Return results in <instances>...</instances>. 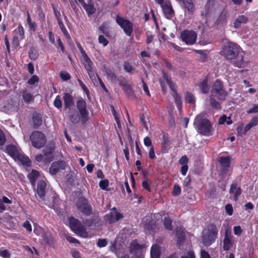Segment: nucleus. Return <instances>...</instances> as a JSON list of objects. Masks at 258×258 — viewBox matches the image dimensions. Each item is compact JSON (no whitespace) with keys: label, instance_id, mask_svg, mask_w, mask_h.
I'll list each match as a JSON object with an SVG mask.
<instances>
[{"label":"nucleus","instance_id":"f257e3e1","mask_svg":"<svg viewBox=\"0 0 258 258\" xmlns=\"http://www.w3.org/2000/svg\"><path fill=\"white\" fill-rule=\"evenodd\" d=\"M240 49L238 44L228 41L223 46L221 54L227 60H232L233 66L242 68L247 65V61L244 60L243 53H240Z\"/></svg>","mask_w":258,"mask_h":258},{"label":"nucleus","instance_id":"f03ea898","mask_svg":"<svg viewBox=\"0 0 258 258\" xmlns=\"http://www.w3.org/2000/svg\"><path fill=\"white\" fill-rule=\"evenodd\" d=\"M194 124L200 134L205 136L213 135L212 124L208 119L205 118L204 114H198L195 118Z\"/></svg>","mask_w":258,"mask_h":258},{"label":"nucleus","instance_id":"7ed1b4c3","mask_svg":"<svg viewBox=\"0 0 258 258\" xmlns=\"http://www.w3.org/2000/svg\"><path fill=\"white\" fill-rule=\"evenodd\" d=\"M210 95L217 98L220 101L226 100L228 96V92L224 88L222 82L220 80L217 79L214 83Z\"/></svg>","mask_w":258,"mask_h":258},{"label":"nucleus","instance_id":"20e7f679","mask_svg":"<svg viewBox=\"0 0 258 258\" xmlns=\"http://www.w3.org/2000/svg\"><path fill=\"white\" fill-rule=\"evenodd\" d=\"M30 139L32 146L36 149L44 147L47 141L45 134L38 131H33L30 136Z\"/></svg>","mask_w":258,"mask_h":258},{"label":"nucleus","instance_id":"39448f33","mask_svg":"<svg viewBox=\"0 0 258 258\" xmlns=\"http://www.w3.org/2000/svg\"><path fill=\"white\" fill-rule=\"evenodd\" d=\"M69 221L70 228L73 231L82 237L88 236L86 229L78 219L71 216L69 218Z\"/></svg>","mask_w":258,"mask_h":258},{"label":"nucleus","instance_id":"423d86ee","mask_svg":"<svg viewBox=\"0 0 258 258\" xmlns=\"http://www.w3.org/2000/svg\"><path fill=\"white\" fill-rule=\"evenodd\" d=\"M115 21L116 23L123 30L126 35L128 36L132 35L133 31V24L131 21L121 17L119 15L116 16Z\"/></svg>","mask_w":258,"mask_h":258},{"label":"nucleus","instance_id":"0eeeda50","mask_svg":"<svg viewBox=\"0 0 258 258\" xmlns=\"http://www.w3.org/2000/svg\"><path fill=\"white\" fill-rule=\"evenodd\" d=\"M218 162L220 165V174L223 177H225L229 171L231 164V157L230 156H220L218 158Z\"/></svg>","mask_w":258,"mask_h":258},{"label":"nucleus","instance_id":"6e6552de","mask_svg":"<svg viewBox=\"0 0 258 258\" xmlns=\"http://www.w3.org/2000/svg\"><path fill=\"white\" fill-rule=\"evenodd\" d=\"M76 107L80 114L81 122L85 123L89 120V112L85 100L83 98L79 99L77 101Z\"/></svg>","mask_w":258,"mask_h":258},{"label":"nucleus","instance_id":"1a4fd4ad","mask_svg":"<svg viewBox=\"0 0 258 258\" xmlns=\"http://www.w3.org/2000/svg\"><path fill=\"white\" fill-rule=\"evenodd\" d=\"M77 209L84 215L89 216L92 212V208L88 200L83 197L80 198L76 203Z\"/></svg>","mask_w":258,"mask_h":258},{"label":"nucleus","instance_id":"9d476101","mask_svg":"<svg viewBox=\"0 0 258 258\" xmlns=\"http://www.w3.org/2000/svg\"><path fill=\"white\" fill-rule=\"evenodd\" d=\"M180 37L186 44L192 45L196 41L197 34L194 31L184 30L181 33Z\"/></svg>","mask_w":258,"mask_h":258},{"label":"nucleus","instance_id":"9b49d317","mask_svg":"<svg viewBox=\"0 0 258 258\" xmlns=\"http://www.w3.org/2000/svg\"><path fill=\"white\" fill-rule=\"evenodd\" d=\"M112 212L105 215L104 219L108 224H112L123 218V215L116 211V208L112 209Z\"/></svg>","mask_w":258,"mask_h":258},{"label":"nucleus","instance_id":"f8f14e48","mask_svg":"<svg viewBox=\"0 0 258 258\" xmlns=\"http://www.w3.org/2000/svg\"><path fill=\"white\" fill-rule=\"evenodd\" d=\"M66 163L64 161H57L51 163L49 168V172L52 175H55L60 170L65 169Z\"/></svg>","mask_w":258,"mask_h":258},{"label":"nucleus","instance_id":"ddd939ff","mask_svg":"<svg viewBox=\"0 0 258 258\" xmlns=\"http://www.w3.org/2000/svg\"><path fill=\"white\" fill-rule=\"evenodd\" d=\"M233 236L232 235L230 232H228L226 230L225 232L224 237L223 239V248L225 251H228L231 249L233 246Z\"/></svg>","mask_w":258,"mask_h":258},{"label":"nucleus","instance_id":"4468645a","mask_svg":"<svg viewBox=\"0 0 258 258\" xmlns=\"http://www.w3.org/2000/svg\"><path fill=\"white\" fill-rule=\"evenodd\" d=\"M143 245L138 243L137 239L133 240L129 246V251L131 253L137 255L141 254L143 250Z\"/></svg>","mask_w":258,"mask_h":258},{"label":"nucleus","instance_id":"2eb2a0df","mask_svg":"<svg viewBox=\"0 0 258 258\" xmlns=\"http://www.w3.org/2000/svg\"><path fill=\"white\" fill-rule=\"evenodd\" d=\"M62 99L64 109L71 110V107L74 105V99L72 94L69 92L63 93Z\"/></svg>","mask_w":258,"mask_h":258},{"label":"nucleus","instance_id":"dca6fc26","mask_svg":"<svg viewBox=\"0 0 258 258\" xmlns=\"http://www.w3.org/2000/svg\"><path fill=\"white\" fill-rule=\"evenodd\" d=\"M145 230L147 231L149 233H155L157 232L159 228L155 221H153L151 218L146 219V220L144 224Z\"/></svg>","mask_w":258,"mask_h":258},{"label":"nucleus","instance_id":"f3484780","mask_svg":"<svg viewBox=\"0 0 258 258\" xmlns=\"http://www.w3.org/2000/svg\"><path fill=\"white\" fill-rule=\"evenodd\" d=\"M46 182L43 180H39L37 182L36 193L39 200H44L45 195Z\"/></svg>","mask_w":258,"mask_h":258},{"label":"nucleus","instance_id":"a211bd4d","mask_svg":"<svg viewBox=\"0 0 258 258\" xmlns=\"http://www.w3.org/2000/svg\"><path fill=\"white\" fill-rule=\"evenodd\" d=\"M229 194L233 196V200L237 201L238 200L239 197L241 195L242 190L240 186H237V183L236 182L232 183L230 185L229 189Z\"/></svg>","mask_w":258,"mask_h":258},{"label":"nucleus","instance_id":"6ab92c4d","mask_svg":"<svg viewBox=\"0 0 258 258\" xmlns=\"http://www.w3.org/2000/svg\"><path fill=\"white\" fill-rule=\"evenodd\" d=\"M81 59L89 77L92 78V75H94L92 71L93 62L91 60L87 54L83 56Z\"/></svg>","mask_w":258,"mask_h":258},{"label":"nucleus","instance_id":"aec40b11","mask_svg":"<svg viewBox=\"0 0 258 258\" xmlns=\"http://www.w3.org/2000/svg\"><path fill=\"white\" fill-rule=\"evenodd\" d=\"M88 17L92 16L96 13V9L95 7L94 3L92 0H88L83 6Z\"/></svg>","mask_w":258,"mask_h":258},{"label":"nucleus","instance_id":"412c9836","mask_svg":"<svg viewBox=\"0 0 258 258\" xmlns=\"http://www.w3.org/2000/svg\"><path fill=\"white\" fill-rule=\"evenodd\" d=\"M249 21L248 18L244 15H239L235 19L233 22V27L235 29L241 27L242 24H246Z\"/></svg>","mask_w":258,"mask_h":258},{"label":"nucleus","instance_id":"4be33fe9","mask_svg":"<svg viewBox=\"0 0 258 258\" xmlns=\"http://www.w3.org/2000/svg\"><path fill=\"white\" fill-rule=\"evenodd\" d=\"M7 153L14 160L20 153V150L18 148L13 144H9L6 148Z\"/></svg>","mask_w":258,"mask_h":258},{"label":"nucleus","instance_id":"5701e85b","mask_svg":"<svg viewBox=\"0 0 258 258\" xmlns=\"http://www.w3.org/2000/svg\"><path fill=\"white\" fill-rule=\"evenodd\" d=\"M175 235L177 238L176 245L180 248L185 240V234L183 229L177 228L176 230Z\"/></svg>","mask_w":258,"mask_h":258},{"label":"nucleus","instance_id":"b1692460","mask_svg":"<svg viewBox=\"0 0 258 258\" xmlns=\"http://www.w3.org/2000/svg\"><path fill=\"white\" fill-rule=\"evenodd\" d=\"M15 160L19 161L23 166L26 167H29L31 166L32 162L29 157L24 154H22L21 152Z\"/></svg>","mask_w":258,"mask_h":258},{"label":"nucleus","instance_id":"393cba45","mask_svg":"<svg viewBox=\"0 0 258 258\" xmlns=\"http://www.w3.org/2000/svg\"><path fill=\"white\" fill-rule=\"evenodd\" d=\"M163 12L165 17L171 19L174 16V12L170 5L165 4L162 5Z\"/></svg>","mask_w":258,"mask_h":258},{"label":"nucleus","instance_id":"a878e982","mask_svg":"<svg viewBox=\"0 0 258 258\" xmlns=\"http://www.w3.org/2000/svg\"><path fill=\"white\" fill-rule=\"evenodd\" d=\"M162 77L167 83L171 90L173 91V93L177 92L176 89V84L172 81L171 78L169 77L168 75L164 71L162 72Z\"/></svg>","mask_w":258,"mask_h":258},{"label":"nucleus","instance_id":"bb28decb","mask_svg":"<svg viewBox=\"0 0 258 258\" xmlns=\"http://www.w3.org/2000/svg\"><path fill=\"white\" fill-rule=\"evenodd\" d=\"M22 100L26 104H30L34 102V97L31 92H28L26 90L22 92Z\"/></svg>","mask_w":258,"mask_h":258},{"label":"nucleus","instance_id":"cd10ccee","mask_svg":"<svg viewBox=\"0 0 258 258\" xmlns=\"http://www.w3.org/2000/svg\"><path fill=\"white\" fill-rule=\"evenodd\" d=\"M55 149V145L53 143L48 144L42 150L43 153L47 158L51 156Z\"/></svg>","mask_w":258,"mask_h":258},{"label":"nucleus","instance_id":"c85d7f7f","mask_svg":"<svg viewBox=\"0 0 258 258\" xmlns=\"http://www.w3.org/2000/svg\"><path fill=\"white\" fill-rule=\"evenodd\" d=\"M170 148V140L167 136L164 135L161 144V153L163 154L167 153Z\"/></svg>","mask_w":258,"mask_h":258},{"label":"nucleus","instance_id":"c756f323","mask_svg":"<svg viewBox=\"0 0 258 258\" xmlns=\"http://www.w3.org/2000/svg\"><path fill=\"white\" fill-rule=\"evenodd\" d=\"M217 238V235L213 233L207 232L203 236V240L207 245H210L215 241Z\"/></svg>","mask_w":258,"mask_h":258},{"label":"nucleus","instance_id":"7c9ffc66","mask_svg":"<svg viewBox=\"0 0 258 258\" xmlns=\"http://www.w3.org/2000/svg\"><path fill=\"white\" fill-rule=\"evenodd\" d=\"M151 258H159L161 254L160 246L157 244L153 245L150 250Z\"/></svg>","mask_w":258,"mask_h":258},{"label":"nucleus","instance_id":"2f4dec72","mask_svg":"<svg viewBox=\"0 0 258 258\" xmlns=\"http://www.w3.org/2000/svg\"><path fill=\"white\" fill-rule=\"evenodd\" d=\"M42 239L48 245H53V238L50 233L43 232L42 234Z\"/></svg>","mask_w":258,"mask_h":258},{"label":"nucleus","instance_id":"473e14b6","mask_svg":"<svg viewBox=\"0 0 258 258\" xmlns=\"http://www.w3.org/2000/svg\"><path fill=\"white\" fill-rule=\"evenodd\" d=\"M39 175V173L38 171L33 169L30 173H29L28 175V178L32 184V185H34L37 179L38 176Z\"/></svg>","mask_w":258,"mask_h":258},{"label":"nucleus","instance_id":"72a5a7b5","mask_svg":"<svg viewBox=\"0 0 258 258\" xmlns=\"http://www.w3.org/2000/svg\"><path fill=\"white\" fill-rule=\"evenodd\" d=\"M32 120L33 122V127L34 128H38L42 124V118L40 115L37 113H34L33 115Z\"/></svg>","mask_w":258,"mask_h":258},{"label":"nucleus","instance_id":"f704fd0d","mask_svg":"<svg viewBox=\"0 0 258 258\" xmlns=\"http://www.w3.org/2000/svg\"><path fill=\"white\" fill-rule=\"evenodd\" d=\"M198 86L202 93L207 94L209 92L210 88L208 84L207 79H204L200 82L198 84Z\"/></svg>","mask_w":258,"mask_h":258},{"label":"nucleus","instance_id":"c9c22d12","mask_svg":"<svg viewBox=\"0 0 258 258\" xmlns=\"http://www.w3.org/2000/svg\"><path fill=\"white\" fill-rule=\"evenodd\" d=\"M185 102L191 105H195L196 98L192 93L186 92L184 96Z\"/></svg>","mask_w":258,"mask_h":258},{"label":"nucleus","instance_id":"e433bc0d","mask_svg":"<svg viewBox=\"0 0 258 258\" xmlns=\"http://www.w3.org/2000/svg\"><path fill=\"white\" fill-rule=\"evenodd\" d=\"M216 97L211 95L209 97V103L213 109L220 110L221 109V103L217 101Z\"/></svg>","mask_w":258,"mask_h":258},{"label":"nucleus","instance_id":"4c0bfd02","mask_svg":"<svg viewBox=\"0 0 258 258\" xmlns=\"http://www.w3.org/2000/svg\"><path fill=\"white\" fill-rule=\"evenodd\" d=\"M172 96L174 98V102L177 109L181 110L182 109V101L181 97L178 94L177 92L173 93Z\"/></svg>","mask_w":258,"mask_h":258},{"label":"nucleus","instance_id":"58836bf2","mask_svg":"<svg viewBox=\"0 0 258 258\" xmlns=\"http://www.w3.org/2000/svg\"><path fill=\"white\" fill-rule=\"evenodd\" d=\"M69 117L72 122L73 123H77L80 120V118L76 110L70 111L69 112Z\"/></svg>","mask_w":258,"mask_h":258},{"label":"nucleus","instance_id":"ea45409f","mask_svg":"<svg viewBox=\"0 0 258 258\" xmlns=\"http://www.w3.org/2000/svg\"><path fill=\"white\" fill-rule=\"evenodd\" d=\"M15 35L14 36H17L21 38H24V30L23 27L21 24H19L17 28L14 30Z\"/></svg>","mask_w":258,"mask_h":258},{"label":"nucleus","instance_id":"a19ab883","mask_svg":"<svg viewBox=\"0 0 258 258\" xmlns=\"http://www.w3.org/2000/svg\"><path fill=\"white\" fill-rule=\"evenodd\" d=\"M227 12L223 11L218 17L216 23L217 24H223L227 22Z\"/></svg>","mask_w":258,"mask_h":258},{"label":"nucleus","instance_id":"79ce46f5","mask_svg":"<svg viewBox=\"0 0 258 258\" xmlns=\"http://www.w3.org/2000/svg\"><path fill=\"white\" fill-rule=\"evenodd\" d=\"M172 221L169 217H165L164 219L163 225L166 230L172 231L173 230Z\"/></svg>","mask_w":258,"mask_h":258},{"label":"nucleus","instance_id":"37998d69","mask_svg":"<svg viewBox=\"0 0 258 258\" xmlns=\"http://www.w3.org/2000/svg\"><path fill=\"white\" fill-rule=\"evenodd\" d=\"M122 89L128 97H132L134 96V93L133 91L132 86L128 84L126 86L122 87Z\"/></svg>","mask_w":258,"mask_h":258},{"label":"nucleus","instance_id":"c03bdc74","mask_svg":"<svg viewBox=\"0 0 258 258\" xmlns=\"http://www.w3.org/2000/svg\"><path fill=\"white\" fill-rule=\"evenodd\" d=\"M58 26H59L60 29H61V31L63 33V35L67 38H69V39L71 38L70 36L67 29L66 28L62 20H61V19H58Z\"/></svg>","mask_w":258,"mask_h":258},{"label":"nucleus","instance_id":"a18cd8bd","mask_svg":"<svg viewBox=\"0 0 258 258\" xmlns=\"http://www.w3.org/2000/svg\"><path fill=\"white\" fill-rule=\"evenodd\" d=\"M207 231L208 232L218 235V229L217 226L213 223H210L207 226Z\"/></svg>","mask_w":258,"mask_h":258},{"label":"nucleus","instance_id":"49530a36","mask_svg":"<svg viewBox=\"0 0 258 258\" xmlns=\"http://www.w3.org/2000/svg\"><path fill=\"white\" fill-rule=\"evenodd\" d=\"M35 160L38 162H50L52 160V158H50L48 160H47V158L44 156V155L39 154L35 156Z\"/></svg>","mask_w":258,"mask_h":258},{"label":"nucleus","instance_id":"de8ad7c7","mask_svg":"<svg viewBox=\"0 0 258 258\" xmlns=\"http://www.w3.org/2000/svg\"><path fill=\"white\" fill-rule=\"evenodd\" d=\"M152 182L150 179L146 178L145 180H144L142 183L143 187L147 191L149 192L151 191V189L150 187V185L151 184Z\"/></svg>","mask_w":258,"mask_h":258},{"label":"nucleus","instance_id":"09e8293b","mask_svg":"<svg viewBox=\"0 0 258 258\" xmlns=\"http://www.w3.org/2000/svg\"><path fill=\"white\" fill-rule=\"evenodd\" d=\"M99 185L103 190H108L109 189L107 188L109 185V181L107 179L101 180L99 183Z\"/></svg>","mask_w":258,"mask_h":258},{"label":"nucleus","instance_id":"8fccbe9b","mask_svg":"<svg viewBox=\"0 0 258 258\" xmlns=\"http://www.w3.org/2000/svg\"><path fill=\"white\" fill-rule=\"evenodd\" d=\"M24 38H21L17 36H14L12 39V45L14 49H17L20 45V41Z\"/></svg>","mask_w":258,"mask_h":258},{"label":"nucleus","instance_id":"3c124183","mask_svg":"<svg viewBox=\"0 0 258 258\" xmlns=\"http://www.w3.org/2000/svg\"><path fill=\"white\" fill-rule=\"evenodd\" d=\"M29 57L31 60H35L38 57V54L34 48H31L29 52Z\"/></svg>","mask_w":258,"mask_h":258},{"label":"nucleus","instance_id":"603ef678","mask_svg":"<svg viewBox=\"0 0 258 258\" xmlns=\"http://www.w3.org/2000/svg\"><path fill=\"white\" fill-rule=\"evenodd\" d=\"M53 105L57 109H60L62 107V101L59 95H57L53 101Z\"/></svg>","mask_w":258,"mask_h":258},{"label":"nucleus","instance_id":"864d4df0","mask_svg":"<svg viewBox=\"0 0 258 258\" xmlns=\"http://www.w3.org/2000/svg\"><path fill=\"white\" fill-rule=\"evenodd\" d=\"M99 31L103 34L106 37H110V33L107 29V28L106 27L105 24H102L100 27H99Z\"/></svg>","mask_w":258,"mask_h":258},{"label":"nucleus","instance_id":"5fc2aeb1","mask_svg":"<svg viewBox=\"0 0 258 258\" xmlns=\"http://www.w3.org/2000/svg\"><path fill=\"white\" fill-rule=\"evenodd\" d=\"M191 182V178L189 175H188L184 180L183 185L185 187H187L188 188H191L190 186Z\"/></svg>","mask_w":258,"mask_h":258},{"label":"nucleus","instance_id":"6e6d98bb","mask_svg":"<svg viewBox=\"0 0 258 258\" xmlns=\"http://www.w3.org/2000/svg\"><path fill=\"white\" fill-rule=\"evenodd\" d=\"M181 194V188L179 185L175 184L172 191V194L174 196H179Z\"/></svg>","mask_w":258,"mask_h":258},{"label":"nucleus","instance_id":"4d7b16f0","mask_svg":"<svg viewBox=\"0 0 258 258\" xmlns=\"http://www.w3.org/2000/svg\"><path fill=\"white\" fill-rule=\"evenodd\" d=\"M0 255L3 258H10L11 254L7 249H4L3 248H0Z\"/></svg>","mask_w":258,"mask_h":258},{"label":"nucleus","instance_id":"13d9d810","mask_svg":"<svg viewBox=\"0 0 258 258\" xmlns=\"http://www.w3.org/2000/svg\"><path fill=\"white\" fill-rule=\"evenodd\" d=\"M98 42L99 43L102 44L103 46H106L108 45L109 41L105 38L104 35H99L98 36Z\"/></svg>","mask_w":258,"mask_h":258},{"label":"nucleus","instance_id":"bf43d9fd","mask_svg":"<svg viewBox=\"0 0 258 258\" xmlns=\"http://www.w3.org/2000/svg\"><path fill=\"white\" fill-rule=\"evenodd\" d=\"M117 80L119 83V85L122 88L128 84L125 78L123 76H120L118 78Z\"/></svg>","mask_w":258,"mask_h":258},{"label":"nucleus","instance_id":"052dcab7","mask_svg":"<svg viewBox=\"0 0 258 258\" xmlns=\"http://www.w3.org/2000/svg\"><path fill=\"white\" fill-rule=\"evenodd\" d=\"M78 82L80 87H81L82 90L84 91V92L86 93V94L87 96H89V90L88 89V88L87 87V86L84 84V83L80 79H78Z\"/></svg>","mask_w":258,"mask_h":258},{"label":"nucleus","instance_id":"680f3d73","mask_svg":"<svg viewBox=\"0 0 258 258\" xmlns=\"http://www.w3.org/2000/svg\"><path fill=\"white\" fill-rule=\"evenodd\" d=\"M123 69L127 73H131L134 70L133 66L127 61H125L123 64Z\"/></svg>","mask_w":258,"mask_h":258},{"label":"nucleus","instance_id":"e2e57ef3","mask_svg":"<svg viewBox=\"0 0 258 258\" xmlns=\"http://www.w3.org/2000/svg\"><path fill=\"white\" fill-rule=\"evenodd\" d=\"M71 7L73 9V11L75 13H78L79 11V10L77 8L76 4H77L76 0H68Z\"/></svg>","mask_w":258,"mask_h":258},{"label":"nucleus","instance_id":"0e129e2a","mask_svg":"<svg viewBox=\"0 0 258 258\" xmlns=\"http://www.w3.org/2000/svg\"><path fill=\"white\" fill-rule=\"evenodd\" d=\"M39 81V78L36 75H33L28 81V83L30 85H34Z\"/></svg>","mask_w":258,"mask_h":258},{"label":"nucleus","instance_id":"69168bd1","mask_svg":"<svg viewBox=\"0 0 258 258\" xmlns=\"http://www.w3.org/2000/svg\"><path fill=\"white\" fill-rule=\"evenodd\" d=\"M225 211L226 213L231 216L233 214V209L231 204H228L225 206Z\"/></svg>","mask_w":258,"mask_h":258},{"label":"nucleus","instance_id":"338daca9","mask_svg":"<svg viewBox=\"0 0 258 258\" xmlns=\"http://www.w3.org/2000/svg\"><path fill=\"white\" fill-rule=\"evenodd\" d=\"M60 77L63 81H68L71 79V76L70 74L67 72L60 73Z\"/></svg>","mask_w":258,"mask_h":258},{"label":"nucleus","instance_id":"774afa93","mask_svg":"<svg viewBox=\"0 0 258 258\" xmlns=\"http://www.w3.org/2000/svg\"><path fill=\"white\" fill-rule=\"evenodd\" d=\"M181 258H196L194 252L192 250H189L186 254L182 255Z\"/></svg>","mask_w":258,"mask_h":258}]
</instances>
